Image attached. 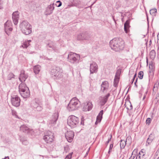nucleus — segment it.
Segmentation results:
<instances>
[{"mask_svg": "<svg viewBox=\"0 0 159 159\" xmlns=\"http://www.w3.org/2000/svg\"><path fill=\"white\" fill-rule=\"evenodd\" d=\"M110 46L111 48L116 52L122 50L124 47V42L121 38H115L111 40Z\"/></svg>", "mask_w": 159, "mask_h": 159, "instance_id": "f257e3e1", "label": "nucleus"}, {"mask_svg": "<svg viewBox=\"0 0 159 159\" xmlns=\"http://www.w3.org/2000/svg\"><path fill=\"white\" fill-rule=\"evenodd\" d=\"M20 27L22 32L25 35H29L32 32V26L26 21H23Z\"/></svg>", "mask_w": 159, "mask_h": 159, "instance_id": "f03ea898", "label": "nucleus"}, {"mask_svg": "<svg viewBox=\"0 0 159 159\" xmlns=\"http://www.w3.org/2000/svg\"><path fill=\"white\" fill-rule=\"evenodd\" d=\"M80 101L76 97L72 98L68 104L67 109L69 111H73L78 109L79 106Z\"/></svg>", "mask_w": 159, "mask_h": 159, "instance_id": "7ed1b4c3", "label": "nucleus"}, {"mask_svg": "<svg viewBox=\"0 0 159 159\" xmlns=\"http://www.w3.org/2000/svg\"><path fill=\"white\" fill-rule=\"evenodd\" d=\"M79 123L78 118L74 115L69 116L67 119V124L71 128H74L77 126Z\"/></svg>", "mask_w": 159, "mask_h": 159, "instance_id": "20e7f679", "label": "nucleus"}, {"mask_svg": "<svg viewBox=\"0 0 159 159\" xmlns=\"http://www.w3.org/2000/svg\"><path fill=\"white\" fill-rule=\"evenodd\" d=\"M60 68L59 67L54 66L51 70V75L52 77L59 79L62 77V72L60 71Z\"/></svg>", "mask_w": 159, "mask_h": 159, "instance_id": "39448f33", "label": "nucleus"}, {"mask_svg": "<svg viewBox=\"0 0 159 159\" xmlns=\"http://www.w3.org/2000/svg\"><path fill=\"white\" fill-rule=\"evenodd\" d=\"M77 40H86L89 41L91 39V36L90 33L87 31H84L78 34L77 37Z\"/></svg>", "mask_w": 159, "mask_h": 159, "instance_id": "423d86ee", "label": "nucleus"}, {"mask_svg": "<svg viewBox=\"0 0 159 159\" xmlns=\"http://www.w3.org/2000/svg\"><path fill=\"white\" fill-rule=\"evenodd\" d=\"M80 59V55L75 53L70 52L68 56V60L71 63H74Z\"/></svg>", "mask_w": 159, "mask_h": 159, "instance_id": "0eeeda50", "label": "nucleus"}, {"mask_svg": "<svg viewBox=\"0 0 159 159\" xmlns=\"http://www.w3.org/2000/svg\"><path fill=\"white\" fill-rule=\"evenodd\" d=\"M11 102L13 106L16 107H18L20 105V100L18 96L13 95L11 97Z\"/></svg>", "mask_w": 159, "mask_h": 159, "instance_id": "6e6552de", "label": "nucleus"}, {"mask_svg": "<svg viewBox=\"0 0 159 159\" xmlns=\"http://www.w3.org/2000/svg\"><path fill=\"white\" fill-rule=\"evenodd\" d=\"M110 95V93H108L107 95L103 97H100L99 98L100 105L101 106H104L107 102L108 99Z\"/></svg>", "mask_w": 159, "mask_h": 159, "instance_id": "1a4fd4ad", "label": "nucleus"}, {"mask_svg": "<svg viewBox=\"0 0 159 159\" xmlns=\"http://www.w3.org/2000/svg\"><path fill=\"white\" fill-rule=\"evenodd\" d=\"M58 117V113L57 112L54 113L52 116L51 119L49 121V124L53 125L56 124Z\"/></svg>", "mask_w": 159, "mask_h": 159, "instance_id": "9d476101", "label": "nucleus"}, {"mask_svg": "<svg viewBox=\"0 0 159 159\" xmlns=\"http://www.w3.org/2000/svg\"><path fill=\"white\" fill-rule=\"evenodd\" d=\"M65 137L68 141L71 142L74 136V132L72 131H68L65 133Z\"/></svg>", "mask_w": 159, "mask_h": 159, "instance_id": "9b49d317", "label": "nucleus"}, {"mask_svg": "<svg viewBox=\"0 0 159 159\" xmlns=\"http://www.w3.org/2000/svg\"><path fill=\"white\" fill-rule=\"evenodd\" d=\"M53 137L52 133L49 132L48 134L45 135L43 137V139L47 143L52 142L53 140Z\"/></svg>", "mask_w": 159, "mask_h": 159, "instance_id": "f8f14e48", "label": "nucleus"}, {"mask_svg": "<svg viewBox=\"0 0 159 159\" xmlns=\"http://www.w3.org/2000/svg\"><path fill=\"white\" fill-rule=\"evenodd\" d=\"M19 12L17 11L13 12L12 14V19L15 25H17L18 23L19 19Z\"/></svg>", "mask_w": 159, "mask_h": 159, "instance_id": "ddd939ff", "label": "nucleus"}, {"mask_svg": "<svg viewBox=\"0 0 159 159\" xmlns=\"http://www.w3.org/2000/svg\"><path fill=\"white\" fill-rule=\"evenodd\" d=\"M28 75L27 74L25 73V71L24 70H21L20 71V74L19 77V80L21 82H24L28 78Z\"/></svg>", "mask_w": 159, "mask_h": 159, "instance_id": "4468645a", "label": "nucleus"}, {"mask_svg": "<svg viewBox=\"0 0 159 159\" xmlns=\"http://www.w3.org/2000/svg\"><path fill=\"white\" fill-rule=\"evenodd\" d=\"M98 66L97 64L94 62H93L90 65V70L91 73L96 72Z\"/></svg>", "mask_w": 159, "mask_h": 159, "instance_id": "2eb2a0df", "label": "nucleus"}, {"mask_svg": "<svg viewBox=\"0 0 159 159\" xmlns=\"http://www.w3.org/2000/svg\"><path fill=\"white\" fill-rule=\"evenodd\" d=\"M31 105L34 110L37 111H41L43 109L42 107L36 102L32 103Z\"/></svg>", "mask_w": 159, "mask_h": 159, "instance_id": "dca6fc26", "label": "nucleus"}, {"mask_svg": "<svg viewBox=\"0 0 159 159\" xmlns=\"http://www.w3.org/2000/svg\"><path fill=\"white\" fill-rule=\"evenodd\" d=\"M19 92H23L24 90L27 91V94L28 93L29 88L26 86V84L22 82L20 83L19 86Z\"/></svg>", "mask_w": 159, "mask_h": 159, "instance_id": "f3484780", "label": "nucleus"}, {"mask_svg": "<svg viewBox=\"0 0 159 159\" xmlns=\"http://www.w3.org/2000/svg\"><path fill=\"white\" fill-rule=\"evenodd\" d=\"M54 9V7L53 4H50L46 8L45 14L46 15H48L51 14L53 11Z\"/></svg>", "mask_w": 159, "mask_h": 159, "instance_id": "a211bd4d", "label": "nucleus"}, {"mask_svg": "<svg viewBox=\"0 0 159 159\" xmlns=\"http://www.w3.org/2000/svg\"><path fill=\"white\" fill-rule=\"evenodd\" d=\"M108 82L107 81L103 82L101 85V91L104 93L105 91H107L108 90Z\"/></svg>", "mask_w": 159, "mask_h": 159, "instance_id": "6ab92c4d", "label": "nucleus"}, {"mask_svg": "<svg viewBox=\"0 0 159 159\" xmlns=\"http://www.w3.org/2000/svg\"><path fill=\"white\" fill-rule=\"evenodd\" d=\"M46 47L48 50H50L49 48H51L53 50L55 51L56 48L55 43L52 41H50L47 43Z\"/></svg>", "mask_w": 159, "mask_h": 159, "instance_id": "aec40b11", "label": "nucleus"}, {"mask_svg": "<svg viewBox=\"0 0 159 159\" xmlns=\"http://www.w3.org/2000/svg\"><path fill=\"white\" fill-rule=\"evenodd\" d=\"M130 19H129L127 20L124 24V29L125 32L127 33L129 31V29L130 27L129 25Z\"/></svg>", "mask_w": 159, "mask_h": 159, "instance_id": "412c9836", "label": "nucleus"}, {"mask_svg": "<svg viewBox=\"0 0 159 159\" xmlns=\"http://www.w3.org/2000/svg\"><path fill=\"white\" fill-rule=\"evenodd\" d=\"M143 149H142L136 157V159H145V153Z\"/></svg>", "mask_w": 159, "mask_h": 159, "instance_id": "4be33fe9", "label": "nucleus"}, {"mask_svg": "<svg viewBox=\"0 0 159 159\" xmlns=\"http://www.w3.org/2000/svg\"><path fill=\"white\" fill-rule=\"evenodd\" d=\"M20 93L21 95V96L24 98H27L30 97V91L29 89V91L28 92V93L27 94V91L25 90H23V92H19Z\"/></svg>", "mask_w": 159, "mask_h": 159, "instance_id": "5701e85b", "label": "nucleus"}, {"mask_svg": "<svg viewBox=\"0 0 159 159\" xmlns=\"http://www.w3.org/2000/svg\"><path fill=\"white\" fill-rule=\"evenodd\" d=\"M20 130L25 133H28L30 131L29 128L25 125H22L20 127Z\"/></svg>", "mask_w": 159, "mask_h": 159, "instance_id": "b1692460", "label": "nucleus"}, {"mask_svg": "<svg viewBox=\"0 0 159 159\" xmlns=\"http://www.w3.org/2000/svg\"><path fill=\"white\" fill-rule=\"evenodd\" d=\"M154 135L153 134H150L147 139V142H146V145L147 144L149 145L152 142V140L154 139Z\"/></svg>", "mask_w": 159, "mask_h": 159, "instance_id": "393cba45", "label": "nucleus"}, {"mask_svg": "<svg viewBox=\"0 0 159 159\" xmlns=\"http://www.w3.org/2000/svg\"><path fill=\"white\" fill-rule=\"evenodd\" d=\"M41 69V67L39 65H36L34 66L33 68V70L34 73L36 74H38Z\"/></svg>", "mask_w": 159, "mask_h": 159, "instance_id": "a878e982", "label": "nucleus"}, {"mask_svg": "<svg viewBox=\"0 0 159 159\" xmlns=\"http://www.w3.org/2000/svg\"><path fill=\"white\" fill-rule=\"evenodd\" d=\"M12 30V28L8 26H5V31L6 33L8 35H9L10 33V32Z\"/></svg>", "mask_w": 159, "mask_h": 159, "instance_id": "bb28decb", "label": "nucleus"}, {"mask_svg": "<svg viewBox=\"0 0 159 159\" xmlns=\"http://www.w3.org/2000/svg\"><path fill=\"white\" fill-rule=\"evenodd\" d=\"M31 40H28L27 41H25L24 42L22 46L23 48H26L29 45H30V43L31 42Z\"/></svg>", "mask_w": 159, "mask_h": 159, "instance_id": "cd10ccee", "label": "nucleus"}, {"mask_svg": "<svg viewBox=\"0 0 159 159\" xmlns=\"http://www.w3.org/2000/svg\"><path fill=\"white\" fill-rule=\"evenodd\" d=\"M126 140L125 141L124 140H121L120 142V149L122 150L124 149L126 144Z\"/></svg>", "mask_w": 159, "mask_h": 159, "instance_id": "c85d7f7f", "label": "nucleus"}, {"mask_svg": "<svg viewBox=\"0 0 159 159\" xmlns=\"http://www.w3.org/2000/svg\"><path fill=\"white\" fill-rule=\"evenodd\" d=\"M103 110H101L97 117V118H98V120L99 121H101L102 119V115L103 114Z\"/></svg>", "mask_w": 159, "mask_h": 159, "instance_id": "c756f323", "label": "nucleus"}, {"mask_svg": "<svg viewBox=\"0 0 159 159\" xmlns=\"http://www.w3.org/2000/svg\"><path fill=\"white\" fill-rule=\"evenodd\" d=\"M156 53L154 50H152L150 52V58L153 60L156 56Z\"/></svg>", "mask_w": 159, "mask_h": 159, "instance_id": "7c9ffc66", "label": "nucleus"}, {"mask_svg": "<svg viewBox=\"0 0 159 159\" xmlns=\"http://www.w3.org/2000/svg\"><path fill=\"white\" fill-rule=\"evenodd\" d=\"M121 71V69H118L117 70L115 78L117 79V80H119Z\"/></svg>", "mask_w": 159, "mask_h": 159, "instance_id": "2f4dec72", "label": "nucleus"}, {"mask_svg": "<svg viewBox=\"0 0 159 159\" xmlns=\"http://www.w3.org/2000/svg\"><path fill=\"white\" fill-rule=\"evenodd\" d=\"M86 109H87L88 111H90L91 110L92 107V104L90 102L87 103L85 106Z\"/></svg>", "mask_w": 159, "mask_h": 159, "instance_id": "473e14b6", "label": "nucleus"}, {"mask_svg": "<svg viewBox=\"0 0 159 159\" xmlns=\"http://www.w3.org/2000/svg\"><path fill=\"white\" fill-rule=\"evenodd\" d=\"M157 12V10L155 8H154L150 10V13L151 15L155 16Z\"/></svg>", "mask_w": 159, "mask_h": 159, "instance_id": "72a5a7b5", "label": "nucleus"}, {"mask_svg": "<svg viewBox=\"0 0 159 159\" xmlns=\"http://www.w3.org/2000/svg\"><path fill=\"white\" fill-rule=\"evenodd\" d=\"M15 76L12 73H10L7 76V79L8 80H11L12 78H14Z\"/></svg>", "mask_w": 159, "mask_h": 159, "instance_id": "f704fd0d", "label": "nucleus"}, {"mask_svg": "<svg viewBox=\"0 0 159 159\" xmlns=\"http://www.w3.org/2000/svg\"><path fill=\"white\" fill-rule=\"evenodd\" d=\"M149 67L150 70H151V71L153 72L154 71L155 69V66L152 63L149 64Z\"/></svg>", "mask_w": 159, "mask_h": 159, "instance_id": "c9c22d12", "label": "nucleus"}, {"mask_svg": "<svg viewBox=\"0 0 159 159\" xmlns=\"http://www.w3.org/2000/svg\"><path fill=\"white\" fill-rule=\"evenodd\" d=\"M143 71L139 72L138 74V77L141 80L143 78Z\"/></svg>", "mask_w": 159, "mask_h": 159, "instance_id": "e433bc0d", "label": "nucleus"}, {"mask_svg": "<svg viewBox=\"0 0 159 159\" xmlns=\"http://www.w3.org/2000/svg\"><path fill=\"white\" fill-rule=\"evenodd\" d=\"M11 23L10 20H7V21L4 24V27L5 26H8L10 27L11 26Z\"/></svg>", "mask_w": 159, "mask_h": 159, "instance_id": "4c0bfd02", "label": "nucleus"}, {"mask_svg": "<svg viewBox=\"0 0 159 159\" xmlns=\"http://www.w3.org/2000/svg\"><path fill=\"white\" fill-rule=\"evenodd\" d=\"M119 80H117V79L114 78V86L115 87H116L117 85L118 82Z\"/></svg>", "mask_w": 159, "mask_h": 159, "instance_id": "58836bf2", "label": "nucleus"}, {"mask_svg": "<svg viewBox=\"0 0 159 159\" xmlns=\"http://www.w3.org/2000/svg\"><path fill=\"white\" fill-rule=\"evenodd\" d=\"M73 152L70 153L68 155H67L65 159H70L71 158Z\"/></svg>", "mask_w": 159, "mask_h": 159, "instance_id": "ea45409f", "label": "nucleus"}, {"mask_svg": "<svg viewBox=\"0 0 159 159\" xmlns=\"http://www.w3.org/2000/svg\"><path fill=\"white\" fill-rule=\"evenodd\" d=\"M158 84H155L153 89V91L154 92L156 91L158 89Z\"/></svg>", "mask_w": 159, "mask_h": 159, "instance_id": "a19ab883", "label": "nucleus"}, {"mask_svg": "<svg viewBox=\"0 0 159 159\" xmlns=\"http://www.w3.org/2000/svg\"><path fill=\"white\" fill-rule=\"evenodd\" d=\"M75 1L74 2V3H73V5H71V6H77L79 4H80V1H77V3H75Z\"/></svg>", "mask_w": 159, "mask_h": 159, "instance_id": "79ce46f5", "label": "nucleus"}, {"mask_svg": "<svg viewBox=\"0 0 159 159\" xmlns=\"http://www.w3.org/2000/svg\"><path fill=\"white\" fill-rule=\"evenodd\" d=\"M20 141H22V143L23 144L25 145H27L28 143V142L26 140H23L22 139H20Z\"/></svg>", "mask_w": 159, "mask_h": 159, "instance_id": "37998d69", "label": "nucleus"}, {"mask_svg": "<svg viewBox=\"0 0 159 159\" xmlns=\"http://www.w3.org/2000/svg\"><path fill=\"white\" fill-rule=\"evenodd\" d=\"M151 121V118H148L147 119V120H146V123L147 124H148L149 125Z\"/></svg>", "mask_w": 159, "mask_h": 159, "instance_id": "c03bdc74", "label": "nucleus"}, {"mask_svg": "<svg viewBox=\"0 0 159 159\" xmlns=\"http://www.w3.org/2000/svg\"><path fill=\"white\" fill-rule=\"evenodd\" d=\"M69 150V146L67 145L64 147V151L66 152H67Z\"/></svg>", "mask_w": 159, "mask_h": 159, "instance_id": "a18cd8bd", "label": "nucleus"}, {"mask_svg": "<svg viewBox=\"0 0 159 159\" xmlns=\"http://www.w3.org/2000/svg\"><path fill=\"white\" fill-rule=\"evenodd\" d=\"M3 8V2L2 0H0V9H2Z\"/></svg>", "mask_w": 159, "mask_h": 159, "instance_id": "49530a36", "label": "nucleus"}, {"mask_svg": "<svg viewBox=\"0 0 159 159\" xmlns=\"http://www.w3.org/2000/svg\"><path fill=\"white\" fill-rule=\"evenodd\" d=\"M129 104H130V106H129V108L128 107H126V108L128 109V110H129V109H130V110H132L133 108V107H132V106L130 102L129 101Z\"/></svg>", "mask_w": 159, "mask_h": 159, "instance_id": "de8ad7c7", "label": "nucleus"}, {"mask_svg": "<svg viewBox=\"0 0 159 159\" xmlns=\"http://www.w3.org/2000/svg\"><path fill=\"white\" fill-rule=\"evenodd\" d=\"M138 79V78H137L135 80V81L134 83L135 86V87H136V88H138V85H137V84H136V83H137V82Z\"/></svg>", "mask_w": 159, "mask_h": 159, "instance_id": "09e8293b", "label": "nucleus"}, {"mask_svg": "<svg viewBox=\"0 0 159 159\" xmlns=\"http://www.w3.org/2000/svg\"><path fill=\"white\" fill-rule=\"evenodd\" d=\"M110 137L108 139V140L107 141L109 142L111 141V140L112 136V134H110Z\"/></svg>", "mask_w": 159, "mask_h": 159, "instance_id": "8fccbe9b", "label": "nucleus"}, {"mask_svg": "<svg viewBox=\"0 0 159 159\" xmlns=\"http://www.w3.org/2000/svg\"><path fill=\"white\" fill-rule=\"evenodd\" d=\"M113 146V143L111 144L110 145L109 148V149L110 150H112Z\"/></svg>", "mask_w": 159, "mask_h": 159, "instance_id": "3c124183", "label": "nucleus"}, {"mask_svg": "<svg viewBox=\"0 0 159 159\" xmlns=\"http://www.w3.org/2000/svg\"><path fill=\"white\" fill-rule=\"evenodd\" d=\"M16 112L15 111H13V112H12V115H14L15 116H16V118H18V119H19V117L17 115H16Z\"/></svg>", "mask_w": 159, "mask_h": 159, "instance_id": "603ef678", "label": "nucleus"}, {"mask_svg": "<svg viewBox=\"0 0 159 159\" xmlns=\"http://www.w3.org/2000/svg\"><path fill=\"white\" fill-rule=\"evenodd\" d=\"M56 4L57 6L58 7H59L61 6V5H62V3H58V4Z\"/></svg>", "mask_w": 159, "mask_h": 159, "instance_id": "864d4df0", "label": "nucleus"}, {"mask_svg": "<svg viewBox=\"0 0 159 159\" xmlns=\"http://www.w3.org/2000/svg\"><path fill=\"white\" fill-rule=\"evenodd\" d=\"M101 121H99V120H98V118H96V121L95 122V124L96 125H97L98 123L100 122Z\"/></svg>", "mask_w": 159, "mask_h": 159, "instance_id": "5fc2aeb1", "label": "nucleus"}, {"mask_svg": "<svg viewBox=\"0 0 159 159\" xmlns=\"http://www.w3.org/2000/svg\"><path fill=\"white\" fill-rule=\"evenodd\" d=\"M136 76H137V73H136V72L135 73V74H134V75L133 78H135V80H136V78H137L136 77Z\"/></svg>", "mask_w": 159, "mask_h": 159, "instance_id": "6e6d98bb", "label": "nucleus"}, {"mask_svg": "<svg viewBox=\"0 0 159 159\" xmlns=\"http://www.w3.org/2000/svg\"><path fill=\"white\" fill-rule=\"evenodd\" d=\"M112 18H113V20L114 21L115 23L116 24V20H115V18H114V16H112Z\"/></svg>", "mask_w": 159, "mask_h": 159, "instance_id": "4d7b16f0", "label": "nucleus"}, {"mask_svg": "<svg viewBox=\"0 0 159 159\" xmlns=\"http://www.w3.org/2000/svg\"><path fill=\"white\" fill-rule=\"evenodd\" d=\"M81 125H84V120L83 121L82 120L81 122Z\"/></svg>", "mask_w": 159, "mask_h": 159, "instance_id": "13d9d810", "label": "nucleus"}, {"mask_svg": "<svg viewBox=\"0 0 159 159\" xmlns=\"http://www.w3.org/2000/svg\"><path fill=\"white\" fill-rule=\"evenodd\" d=\"M61 3L60 1H58L56 2V4H58V3Z\"/></svg>", "mask_w": 159, "mask_h": 159, "instance_id": "bf43d9fd", "label": "nucleus"}, {"mask_svg": "<svg viewBox=\"0 0 159 159\" xmlns=\"http://www.w3.org/2000/svg\"><path fill=\"white\" fill-rule=\"evenodd\" d=\"M149 46H150L151 43H152V41L151 40H150V41H149Z\"/></svg>", "mask_w": 159, "mask_h": 159, "instance_id": "052dcab7", "label": "nucleus"}, {"mask_svg": "<svg viewBox=\"0 0 159 159\" xmlns=\"http://www.w3.org/2000/svg\"><path fill=\"white\" fill-rule=\"evenodd\" d=\"M109 143V142H108L107 141L106 143H105V144L106 145V146H107L108 144V143Z\"/></svg>", "mask_w": 159, "mask_h": 159, "instance_id": "680f3d73", "label": "nucleus"}, {"mask_svg": "<svg viewBox=\"0 0 159 159\" xmlns=\"http://www.w3.org/2000/svg\"><path fill=\"white\" fill-rule=\"evenodd\" d=\"M111 150H110V149H109V151H108V154H110V152H111Z\"/></svg>", "mask_w": 159, "mask_h": 159, "instance_id": "e2e57ef3", "label": "nucleus"}, {"mask_svg": "<svg viewBox=\"0 0 159 159\" xmlns=\"http://www.w3.org/2000/svg\"><path fill=\"white\" fill-rule=\"evenodd\" d=\"M145 97H146V95H144L143 98V100H144L145 99Z\"/></svg>", "mask_w": 159, "mask_h": 159, "instance_id": "0e129e2a", "label": "nucleus"}, {"mask_svg": "<svg viewBox=\"0 0 159 159\" xmlns=\"http://www.w3.org/2000/svg\"><path fill=\"white\" fill-rule=\"evenodd\" d=\"M135 156H136V155H134V156H133V159H134V157H135ZM132 157V156H131V157Z\"/></svg>", "mask_w": 159, "mask_h": 159, "instance_id": "69168bd1", "label": "nucleus"}, {"mask_svg": "<svg viewBox=\"0 0 159 159\" xmlns=\"http://www.w3.org/2000/svg\"><path fill=\"white\" fill-rule=\"evenodd\" d=\"M89 152V150L87 152L86 154V155H85V156H86L87 155H88V152Z\"/></svg>", "mask_w": 159, "mask_h": 159, "instance_id": "338daca9", "label": "nucleus"}, {"mask_svg": "<svg viewBox=\"0 0 159 159\" xmlns=\"http://www.w3.org/2000/svg\"><path fill=\"white\" fill-rule=\"evenodd\" d=\"M135 79V78H133V79H132V81L133 80V82H134V80Z\"/></svg>", "mask_w": 159, "mask_h": 159, "instance_id": "774afa93", "label": "nucleus"}]
</instances>
